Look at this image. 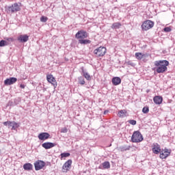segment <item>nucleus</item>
<instances>
[{"instance_id": "nucleus-1", "label": "nucleus", "mask_w": 175, "mask_h": 175, "mask_svg": "<svg viewBox=\"0 0 175 175\" xmlns=\"http://www.w3.org/2000/svg\"><path fill=\"white\" fill-rule=\"evenodd\" d=\"M154 66H157L156 72L157 73H164L167 70V67L169 66V62L167 60H159L154 62Z\"/></svg>"}, {"instance_id": "nucleus-2", "label": "nucleus", "mask_w": 175, "mask_h": 175, "mask_svg": "<svg viewBox=\"0 0 175 175\" xmlns=\"http://www.w3.org/2000/svg\"><path fill=\"white\" fill-rule=\"evenodd\" d=\"M5 12L10 14V13H17V12H20L21 10V3H14L10 6L6 5L5 7Z\"/></svg>"}, {"instance_id": "nucleus-3", "label": "nucleus", "mask_w": 175, "mask_h": 175, "mask_svg": "<svg viewBox=\"0 0 175 175\" xmlns=\"http://www.w3.org/2000/svg\"><path fill=\"white\" fill-rule=\"evenodd\" d=\"M131 141L133 143H140L143 142V135L140 131H135L131 136Z\"/></svg>"}, {"instance_id": "nucleus-4", "label": "nucleus", "mask_w": 175, "mask_h": 175, "mask_svg": "<svg viewBox=\"0 0 175 175\" xmlns=\"http://www.w3.org/2000/svg\"><path fill=\"white\" fill-rule=\"evenodd\" d=\"M107 49L105 47L100 46L94 51V54L96 57H103L106 54Z\"/></svg>"}, {"instance_id": "nucleus-5", "label": "nucleus", "mask_w": 175, "mask_h": 175, "mask_svg": "<svg viewBox=\"0 0 175 175\" xmlns=\"http://www.w3.org/2000/svg\"><path fill=\"white\" fill-rule=\"evenodd\" d=\"M154 27V22L151 21H146L142 25V29L144 31H148V29H151Z\"/></svg>"}, {"instance_id": "nucleus-6", "label": "nucleus", "mask_w": 175, "mask_h": 175, "mask_svg": "<svg viewBox=\"0 0 175 175\" xmlns=\"http://www.w3.org/2000/svg\"><path fill=\"white\" fill-rule=\"evenodd\" d=\"M75 38L80 40L86 39V38H88V33L84 30H80L76 33Z\"/></svg>"}, {"instance_id": "nucleus-7", "label": "nucleus", "mask_w": 175, "mask_h": 175, "mask_svg": "<svg viewBox=\"0 0 175 175\" xmlns=\"http://www.w3.org/2000/svg\"><path fill=\"white\" fill-rule=\"evenodd\" d=\"M46 166V163L42 160H38L34 163V167L36 170H40Z\"/></svg>"}, {"instance_id": "nucleus-8", "label": "nucleus", "mask_w": 175, "mask_h": 175, "mask_svg": "<svg viewBox=\"0 0 175 175\" xmlns=\"http://www.w3.org/2000/svg\"><path fill=\"white\" fill-rule=\"evenodd\" d=\"M71 166H72V160L69 159L62 166L63 173H66V172H68L69 169H70Z\"/></svg>"}, {"instance_id": "nucleus-9", "label": "nucleus", "mask_w": 175, "mask_h": 175, "mask_svg": "<svg viewBox=\"0 0 175 175\" xmlns=\"http://www.w3.org/2000/svg\"><path fill=\"white\" fill-rule=\"evenodd\" d=\"M46 79H47V81L51 84H52V85H53L55 88L57 87V81H55V78H54L53 75H47Z\"/></svg>"}, {"instance_id": "nucleus-10", "label": "nucleus", "mask_w": 175, "mask_h": 175, "mask_svg": "<svg viewBox=\"0 0 175 175\" xmlns=\"http://www.w3.org/2000/svg\"><path fill=\"white\" fill-rule=\"evenodd\" d=\"M17 81V78L16 77H10L9 79H6L4 81L5 85H12L14 84Z\"/></svg>"}, {"instance_id": "nucleus-11", "label": "nucleus", "mask_w": 175, "mask_h": 175, "mask_svg": "<svg viewBox=\"0 0 175 175\" xmlns=\"http://www.w3.org/2000/svg\"><path fill=\"white\" fill-rule=\"evenodd\" d=\"M18 40L20 43H27V40H29V36L28 35H21L18 37Z\"/></svg>"}, {"instance_id": "nucleus-12", "label": "nucleus", "mask_w": 175, "mask_h": 175, "mask_svg": "<svg viewBox=\"0 0 175 175\" xmlns=\"http://www.w3.org/2000/svg\"><path fill=\"white\" fill-rule=\"evenodd\" d=\"M55 146H57V144L53 142H45L42 144V146L43 148H45V150H50V148H53V147H55Z\"/></svg>"}, {"instance_id": "nucleus-13", "label": "nucleus", "mask_w": 175, "mask_h": 175, "mask_svg": "<svg viewBox=\"0 0 175 175\" xmlns=\"http://www.w3.org/2000/svg\"><path fill=\"white\" fill-rule=\"evenodd\" d=\"M152 151L154 154H159L161 152V146L158 144H153Z\"/></svg>"}, {"instance_id": "nucleus-14", "label": "nucleus", "mask_w": 175, "mask_h": 175, "mask_svg": "<svg viewBox=\"0 0 175 175\" xmlns=\"http://www.w3.org/2000/svg\"><path fill=\"white\" fill-rule=\"evenodd\" d=\"M50 138V134L49 133H41L38 135V139L40 140H47Z\"/></svg>"}, {"instance_id": "nucleus-15", "label": "nucleus", "mask_w": 175, "mask_h": 175, "mask_svg": "<svg viewBox=\"0 0 175 175\" xmlns=\"http://www.w3.org/2000/svg\"><path fill=\"white\" fill-rule=\"evenodd\" d=\"M98 168L101 169V170L105 169H110V163L109 161H105L99 165Z\"/></svg>"}, {"instance_id": "nucleus-16", "label": "nucleus", "mask_w": 175, "mask_h": 175, "mask_svg": "<svg viewBox=\"0 0 175 175\" xmlns=\"http://www.w3.org/2000/svg\"><path fill=\"white\" fill-rule=\"evenodd\" d=\"M111 81L113 85H120V84H121V78L115 77L112 79Z\"/></svg>"}, {"instance_id": "nucleus-17", "label": "nucleus", "mask_w": 175, "mask_h": 175, "mask_svg": "<svg viewBox=\"0 0 175 175\" xmlns=\"http://www.w3.org/2000/svg\"><path fill=\"white\" fill-rule=\"evenodd\" d=\"M153 100L156 105H161V103H162V100H163V98H162V96H156L154 97Z\"/></svg>"}, {"instance_id": "nucleus-18", "label": "nucleus", "mask_w": 175, "mask_h": 175, "mask_svg": "<svg viewBox=\"0 0 175 175\" xmlns=\"http://www.w3.org/2000/svg\"><path fill=\"white\" fill-rule=\"evenodd\" d=\"M81 70H82L83 76L85 77V79H86V80H88V81L91 80V75H90V74H88V72L84 70V67H81Z\"/></svg>"}, {"instance_id": "nucleus-19", "label": "nucleus", "mask_w": 175, "mask_h": 175, "mask_svg": "<svg viewBox=\"0 0 175 175\" xmlns=\"http://www.w3.org/2000/svg\"><path fill=\"white\" fill-rule=\"evenodd\" d=\"M122 25H121L120 23L117 22V23H113L112 25H111V28L112 29H120V28H121V26H122Z\"/></svg>"}, {"instance_id": "nucleus-20", "label": "nucleus", "mask_w": 175, "mask_h": 175, "mask_svg": "<svg viewBox=\"0 0 175 175\" xmlns=\"http://www.w3.org/2000/svg\"><path fill=\"white\" fill-rule=\"evenodd\" d=\"M33 167V165L29 163H27L23 165V169L24 170H32V168Z\"/></svg>"}, {"instance_id": "nucleus-21", "label": "nucleus", "mask_w": 175, "mask_h": 175, "mask_svg": "<svg viewBox=\"0 0 175 175\" xmlns=\"http://www.w3.org/2000/svg\"><path fill=\"white\" fill-rule=\"evenodd\" d=\"M119 148L122 152L129 151L131 148V146L125 145V146H120Z\"/></svg>"}, {"instance_id": "nucleus-22", "label": "nucleus", "mask_w": 175, "mask_h": 175, "mask_svg": "<svg viewBox=\"0 0 175 175\" xmlns=\"http://www.w3.org/2000/svg\"><path fill=\"white\" fill-rule=\"evenodd\" d=\"M118 116L121 118H124V117H126V110L122 109L118 112Z\"/></svg>"}, {"instance_id": "nucleus-23", "label": "nucleus", "mask_w": 175, "mask_h": 175, "mask_svg": "<svg viewBox=\"0 0 175 175\" xmlns=\"http://www.w3.org/2000/svg\"><path fill=\"white\" fill-rule=\"evenodd\" d=\"M79 43H80V44H90V43H91V40L81 39L79 40Z\"/></svg>"}, {"instance_id": "nucleus-24", "label": "nucleus", "mask_w": 175, "mask_h": 175, "mask_svg": "<svg viewBox=\"0 0 175 175\" xmlns=\"http://www.w3.org/2000/svg\"><path fill=\"white\" fill-rule=\"evenodd\" d=\"M169 157V154L165 153V152L163 150H161L160 152V158L161 159H166L167 157Z\"/></svg>"}, {"instance_id": "nucleus-25", "label": "nucleus", "mask_w": 175, "mask_h": 175, "mask_svg": "<svg viewBox=\"0 0 175 175\" xmlns=\"http://www.w3.org/2000/svg\"><path fill=\"white\" fill-rule=\"evenodd\" d=\"M143 57H144V55H143V53H135V58L137 59H139V60L143 59Z\"/></svg>"}, {"instance_id": "nucleus-26", "label": "nucleus", "mask_w": 175, "mask_h": 175, "mask_svg": "<svg viewBox=\"0 0 175 175\" xmlns=\"http://www.w3.org/2000/svg\"><path fill=\"white\" fill-rule=\"evenodd\" d=\"M19 126H20V124H18L17 122H12V131H16V128H18Z\"/></svg>"}, {"instance_id": "nucleus-27", "label": "nucleus", "mask_w": 175, "mask_h": 175, "mask_svg": "<svg viewBox=\"0 0 175 175\" xmlns=\"http://www.w3.org/2000/svg\"><path fill=\"white\" fill-rule=\"evenodd\" d=\"M9 44V42L6 40H1L0 41V47H3L5 46H8Z\"/></svg>"}, {"instance_id": "nucleus-28", "label": "nucleus", "mask_w": 175, "mask_h": 175, "mask_svg": "<svg viewBox=\"0 0 175 175\" xmlns=\"http://www.w3.org/2000/svg\"><path fill=\"white\" fill-rule=\"evenodd\" d=\"M79 83L81 85H84V84H85V81H84V78H83V77H79Z\"/></svg>"}, {"instance_id": "nucleus-29", "label": "nucleus", "mask_w": 175, "mask_h": 175, "mask_svg": "<svg viewBox=\"0 0 175 175\" xmlns=\"http://www.w3.org/2000/svg\"><path fill=\"white\" fill-rule=\"evenodd\" d=\"M61 157V159H62V158H68V157H70V153H62L60 154Z\"/></svg>"}, {"instance_id": "nucleus-30", "label": "nucleus", "mask_w": 175, "mask_h": 175, "mask_svg": "<svg viewBox=\"0 0 175 175\" xmlns=\"http://www.w3.org/2000/svg\"><path fill=\"white\" fill-rule=\"evenodd\" d=\"M150 111V109L148 108V107H144L142 109V113H144V114H147V113H148Z\"/></svg>"}, {"instance_id": "nucleus-31", "label": "nucleus", "mask_w": 175, "mask_h": 175, "mask_svg": "<svg viewBox=\"0 0 175 175\" xmlns=\"http://www.w3.org/2000/svg\"><path fill=\"white\" fill-rule=\"evenodd\" d=\"M12 124H13V122H10V121L3 122V125H5V126H8L9 128L12 126Z\"/></svg>"}, {"instance_id": "nucleus-32", "label": "nucleus", "mask_w": 175, "mask_h": 175, "mask_svg": "<svg viewBox=\"0 0 175 175\" xmlns=\"http://www.w3.org/2000/svg\"><path fill=\"white\" fill-rule=\"evenodd\" d=\"M47 20H49V18H47L46 16H42L40 18L41 23H46L47 21Z\"/></svg>"}, {"instance_id": "nucleus-33", "label": "nucleus", "mask_w": 175, "mask_h": 175, "mask_svg": "<svg viewBox=\"0 0 175 175\" xmlns=\"http://www.w3.org/2000/svg\"><path fill=\"white\" fill-rule=\"evenodd\" d=\"M60 132L61 133H68V129L66 127L62 128Z\"/></svg>"}, {"instance_id": "nucleus-34", "label": "nucleus", "mask_w": 175, "mask_h": 175, "mask_svg": "<svg viewBox=\"0 0 175 175\" xmlns=\"http://www.w3.org/2000/svg\"><path fill=\"white\" fill-rule=\"evenodd\" d=\"M162 151L164 152V154H168V156L170 155V151L167 148H165L164 150H162Z\"/></svg>"}, {"instance_id": "nucleus-35", "label": "nucleus", "mask_w": 175, "mask_h": 175, "mask_svg": "<svg viewBox=\"0 0 175 175\" xmlns=\"http://www.w3.org/2000/svg\"><path fill=\"white\" fill-rule=\"evenodd\" d=\"M129 124L131 125H136V120H131L129 121Z\"/></svg>"}, {"instance_id": "nucleus-36", "label": "nucleus", "mask_w": 175, "mask_h": 175, "mask_svg": "<svg viewBox=\"0 0 175 175\" xmlns=\"http://www.w3.org/2000/svg\"><path fill=\"white\" fill-rule=\"evenodd\" d=\"M170 31H172V29H170V27H167L164 28L165 32H170Z\"/></svg>"}, {"instance_id": "nucleus-37", "label": "nucleus", "mask_w": 175, "mask_h": 175, "mask_svg": "<svg viewBox=\"0 0 175 175\" xmlns=\"http://www.w3.org/2000/svg\"><path fill=\"white\" fill-rule=\"evenodd\" d=\"M6 40L7 42L9 43H12V42H13V38H6Z\"/></svg>"}, {"instance_id": "nucleus-38", "label": "nucleus", "mask_w": 175, "mask_h": 175, "mask_svg": "<svg viewBox=\"0 0 175 175\" xmlns=\"http://www.w3.org/2000/svg\"><path fill=\"white\" fill-rule=\"evenodd\" d=\"M128 65H130L131 66H135V64H133V63L131 62H128Z\"/></svg>"}, {"instance_id": "nucleus-39", "label": "nucleus", "mask_w": 175, "mask_h": 175, "mask_svg": "<svg viewBox=\"0 0 175 175\" xmlns=\"http://www.w3.org/2000/svg\"><path fill=\"white\" fill-rule=\"evenodd\" d=\"M20 87H21L22 89H24V88H25V85H24V84H21Z\"/></svg>"}, {"instance_id": "nucleus-40", "label": "nucleus", "mask_w": 175, "mask_h": 175, "mask_svg": "<svg viewBox=\"0 0 175 175\" xmlns=\"http://www.w3.org/2000/svg\"><path fill=\"white\" fill-rule=\"evenodd\" d=\"M107 113H109V111H104V114H107Z\"/></svg>"}]
</instances>
